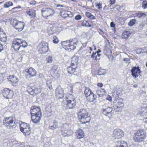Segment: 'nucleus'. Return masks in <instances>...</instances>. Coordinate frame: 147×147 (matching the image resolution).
<instances>
[{"instance_id": "16", "label": "nucleus", "mask_w": 147, "mask_h": 147, "mask_svg": "<svg viewBox=\"0 0 147 147\" xmlns=\"http://www.w3.org/2000/svg\"><path fill=\"white\" fill-rule=\"evenodd\" d=\"M124 133L123 131L120 129H116L113 131V135L115 138H120L124 135Z\"/></svg>"}, {"instance_id": "58", "label": "nucleus", "mask_w": 147, "mask_h": 147, "mask_svg": "<svg viewBox=\"0 0 147 147\" xmlns=\"http://www.w3.org/2000/svg\"><path fill=\"white\" fill-rule=\"evenodd\" d=\"M3 77L2 75H0V84L3 81Z\"/></svg>"}, {"instance_id": "19", "label": "nucleus", "mask_w": 147, "mask_h": 147, "mask_svg": "<svg viewBox=\"0 0 147 147\" xmlns=\"http://www.w3.org/2000/svg\"><path fill=\"white\" fill-rule=\"evenodd\" d=\"M112 108L111 107H109L103 110V113L106 116L110 118L112 116Z\"/></svg>"}, {"instance_id": "44", "label": "nucleus", "mask_w": 147, "mask_h": 147, "mask_svg": "<svg viewBox=\"0 0 147 147\" xmlns=\"http://www.w3.org/2000/svg\"><path fill=\"white\" fill-rule=\"evenodd\" d=\"M114 92L115 93H116L119 95L122 92V89L121 88H119L114 90Z\"/></svg>"}, {"instance_id": "10", "label": "nucleus", "mask_w": 147, "mask_h": 147, "mask_svg": "<svg viewBox=\"0 0 147 147\" xmlns=\"http://www.w3.org/2000/svg\"><path fill=\"white\" fill-rule=\"evenodd\" d=\"M21 39L15 38L12 42V46L16 51H18L21 47Z\"/></svg>"}, {"instance_id": "63", "label": "nucleus", "mask_w": 147, "mask_h": 147, "mask_svg": "<svg viewBox=\"0 0 147 147\" xmlns=\"http://www.w3.org/2000/svg\"><path fill=\"white\" fill-rule=\"evenodd\" d=\"M39 77L41 79H43L44 77L43 75L42 74H39Z\"/></svg>"}, {"instance_id": "59", "label": "nucleus", "mask_w": 147, "mask_h": 147, "mask_svg": "<svg viewBox=\"0 0 147 147\" xmlns=\"http://www.w3.org/2000/svg\"><path fill=\"white\" fill-rule=\"evenodd\" d=\"M90 19H95L96 18V17L92 15H91L89 18Z\"/></svg>"}, {"instance_id": "25", "label": "nucleus", "mask_w": 147, "mask_h": 147, "mask_svg": "<svg viewBox=\"0 0 147 147\" xmlns=\"http://www.w3.org/2000/svg\"><path fill=\"white\" fill-rule=\"evenodd\" d=\"M76 134L77 138L79 139L83 138L84 136L83 131L81 129H79L76 131Z\"/></svg>"}, {"instance_id": "6", "label": "nucleus", "mask_w": 147, "mask_h": 147, "mask_svg": "<svg viewBox=\"0 0 147 147\" xmlns=\"http://www.w3.org/2000/svg\"><path fill=\"white\" fill-rule=\"evenodd\" d=\"M20 130L25 136L30 134V129L29 125L26 123H23L20 125Z\"/></svg>"}, {"instance_id": "3", "label": "nucleus", "mask_w": 147, "mask_h": 147, "mask_svg": "<svg viewBox=\"0 0 147 147\" xmlns=\"http://www.w3.org/2000/svg\"><path fill=\"white\" fill-rule=\"evenodd\" d=\"M84 94L87 100L90 102H95L96 96L92 92L89 88H86L84 92Z\"/></svg>"}, {"instance_id": "24", "label": "nucleus", "mask_w": 147, "mask_h": 147, "mask_svg": "<svg viewBox=\"0 0 147 147\" xmlns=\"http://www.w3.org/2000/svg\"><path fill=\"white\" fill-rule=\"evenodd\" d=\"M8 80L12 82L13 86H16L17 85L18 79L17 77L13 75L10 76L8 78Z\"/></svg>"}, {"instance_id": "22", "label": "nucleus", "mask_w": 147, "mask_h": 147, "mask_svg": "<svg viewBox=\"0 0 147 147\" xmlns=\"http://www.w3.org/2000/svg\"><path fill=\"white\" fill-rule=\"evenodd\" d=\"M78 69L77 67L71 65L67 67V71L69 73L71 74H74V75H76L77 74L75 73L78 72Z\"/></svg>"}, {"instance_id": "8", "label": "nucleus", "mask_w": 147, "mask_h": 147, "mask_svg": "<svg viewBox=\"0 0 147 147\" xmlns=\"http://www.w3.org/2000/svg\"><path fill=\"white\" fill-rule=\"evenodd\" d=\"M65 103V107L67 109L73 108L76 105L75 100L71 101V100H69L68 97H67L65 100H64Z\"/></svg>"}, {"instance_id": "12", "label": "nucleus", "mask_w": 147, "mask_h": 147, "mask_svg": "<svg viewBox=\"0 0 147 147\" xmlns=\"http://www.w3.org/2000/svg\"><path fill=\"white\" fill-rule=\"evenodd\" d=\"M131 75L135 78H137L139 75H140L141 71L139 67H133L131 69Z\"/></svg>"}, {"instance_id": "5", "label": "nucleus", "mask_w": 147, "mask_h": 147, "mask_svg": "<svg viewBox=\"0 0 147 147\" xmlns=\"http://www.w3.org/2000/svg\"><path fill=\"white\" fill-rule=\"evenodd\" d=\"M39 52L43 54L47 53L48 50L49 46L47 43L45 42H41L37 47Z\"/></svg>"}, {"instance_id": "52", "label": "nucleus", "mask_w": 147, "mask_h": 147, "mask_svg": "<svg viewBox=\"0 0 147 147\" xmlns=\"http://www.w3.org/2000/svg\"><path fill=\"white\" fill-rule=\"evenodd\" d=\"M144 51L143 49H137L136 53L138 54H140L141 53H143Z\"/></svg>"}, {"instance_id": "17", "label": "nucleus", "mask_w": 147, "mask_h": 147, "mask_svg": "<svg viewBox=\"0 0 147 147\" xmlns=\"http://www.w3.org/2000/svg\"><path fill=\"white\" fill-rule=\"evenodd\" d=\"M31 115L41 114V111L40 108L39 107L34 106L31 107L30 109Z\"/></svg>"}, {"instance_id": "49", "label": "nucleus", "mask_w": 147, "mask_h": 147, "mask_svg": "<svg viewBox=\"0 0 147 147\" xmlns=\"http://www.w3.org/2000/svg\"><path fill=\"white\" fill-rule=\"evenodd\" d=\"M140 114L141 115H146L147 114V109H146L144 111H140Z\"/></svg>"}, {"instance_id": "33", "label": "nucleus", "mask_w": 147, "mask_h": 147, "mask_svg": "<svg viewBox=\"0 0 147 147\" xmlns=\"http://www.w3.org/2000/svg\"><path fill=\"white\" fill-rule=\"evenodd\" d=\"M131 33L129 31L125 30L124 31L122 34V38L125 39H127L129 37Z\"/></svg>"}, {"instance_id": "14", "label": "nucleus", "mask_w": 147, "mask_h": 147, "mask_svg": "<svg viewBox=\"0 0 147 147\" xmlns=\"http://www.w3.org/2000/svg\"><path fill=\"white\" fill-rule=\"evenodd\" d=\"M3 94L4 98L7 99L11 98L13 95V91L7 88L4 89Z\"/></svg>"}, {"instance_id": "55", "label": "nucleus", "mask_w": 147, "mask_h": 147, "mask_svg": "<svg viewBox=\"0 0 147 147\" xmlns=\"http://www.w3.org/2000/svg\"><path fill=\"white\" fill-rule=\"evenodd\" d=\"M96 6L98 7V9H99L100 10H101L102 9V5L100 3L97 4L96 5Z\"/></svg>"}, {"instance_id": "21", "label": "nucleus", "mask_w": 147, "mask_h": 147, "mask_svg": "<svg viewBox=\"0 0 147 147\" xmlns=\"http://www.w3.org/2000/svg\"><path fill=\"white\" fill-rule=\"evenodd\" d=\"M7 40V36L0 28V43H5Z\"/></svg>"}, {"instance_id": "50", "label": "nucleus", "mask_w": 147, "mask_h": 147, "mask_svg": "<svg viewBox=\"0 0 147 147\" xmlns=\"http://www.w3.org/2000/svg\"><path fill=\"white\" fill-rule=\"evenodd\" d=\"M59 41V40L57 37L54 36L53 37V43L56 44Z\"/></svg>"}, {"instance_id": "45", "label": "nucleus", "mask_w": 147, "mask_h": 147, "mask_svg": "<svg viewBox=\"0 0 147 147\" xmlns=\"http://www.w3.org/2000/svg\"><path fill=\"white\" fill-rule=\"evenodd\" d=\"M105 73L104 72V70L102 69H100L98 70L97 72L98 75L100 76L104 75Z\"/></svg>"}, {"instance_id": "7", "label": "nucleus", "mask_w": 147, "mask_h": 147, "mask_svg": "<svg viewBox=\"0 0 147 147\" xmlns=\"http://www.w3.org/2000/svg\"><path fill=\"white\" fill-rule=\"evenodd\" d=\"M41 11L42 16L45 18L53 15L55 13L53 9L49 8H43Z\"/></svg>"}, {"instance_id": "31", "label": "nucleus", "mask_w": 147, "mask_h": 147, "mask_svg": "<svg viewBox=\"0 0 147 147\" xmlns=\"http://www.w3.org/2000/svg\"><path fill=\"white\" fill-rule=\"evenodd\" d=\"M70 40H66L62 42L61 45L62 47L65 50H68V46L69 45Z\"/></svg>"}, {"instance_id": "1", "label": "nucleus", "mask_w": 147, "mask_h": 147, "mask_svg": "<svg viewBox=\"0 0 147 147\" xmlns=\"http://www.w3.org/2000/svg\"><path fill=\"white\" fill-rule=\"evenodd\" d=\"M79 121L82 123H85L90 121V118L88 116V113L85 109H81L78 113Z\"/></svg>"}, {"instance_id": "15", "label": "nucleus", "mask_w": 147, "mask_h": 147, "mask_svg": "<svg viewBox=\"0 0 147 147\" xmlns=\"http://www.w3.org/2000/svg\"><path fill=\"white\" fill-rule=\"evenodd\" d=\"M25 71L26 75L30 78L36 76V71L32 67L26 69Z\"/></svg>"}, {"instance_id": "51", "label": "nucleus", "mask_w": 147, "mask_h": 147, "mask_svg": "<svg viewBox=\"0 0 147 147\" xmlns=\"http://www.w3.org/2000/svg\"><path fill=\"white\" fill-rule=\"evenodd\" d=\"M47 59L48 63H51L53 60L52 57L50 56H49Z\"/></svg>"}, {"instance_id": "37", "label": "nucleus", "mask_w": 147, "mask_h": 147, "mask_svg": "<svg viewBox=\"0 0 147 147\" xmlns=\"http://www.w3.org/2000/svg\"><path fill=\"white\" fill-rule=\"evenodd\" d=\"M34 87H28L27 88V91L28 92L30 93L31 94H33Z\"/></svg>"}, {"instance_id": "46", "label": "nucleus", "mask_w": 147, "mask_h": 147, "mask_svg": "<svg viewBox=\"0 0 147 147\" xmlns=\"http://www.w3.org/2000/svg\"><path fill=\"white\" fill-rule=\"evenodd\" d=\"M136 21L135 19H133L130 20L129 23V26H132L133 25L135 24Z\"/></svg>"}, {"instance_id": "36", "label": "nucleus", "mask_w": 147, "mask_h": 147, "mask_svg": "<svg viewBox=\"0 0 147 147\" xmlns=\"http://www.w3.org/2000/svg\"><path fill=\"white\" fill-rule=\"evenodd\" d=\"M21 42L20 43L21 47H26L27 46V44L25 40H22L21 39Z\"/></svg>"}, {"instance_id": "54", "label": "nucleus", "mask_w": 147, "mask_h": 147, "mask_svg": "<svg viewBox=\"0 0 147 147\" xmlns=\"http://www.w3.org/2000/svg\"><path fill=\"white\" fill-rule=\"evenodd\" d=\"M82 18V16L80 15H77L75 17V19L76 20H80Z\"/></svg>"}, {"instance_id": "32", "label": "nucleus", "mask_w": 147, "mask_h": 147, "mask_svg": "<svg viewBox=\"0 0 147 147\" xmlns=\"http://www.w3.org/2000/svg\"><path fill=\"white\" fill-rule=\"evenodd\" d=\"M71 12L69 11H63L61 12L62 16L63 18H66L67 17H70Z\"/></svg>"}, {"instance_id": "26", "label": "nucleus", "mask_w": 147, "mask_h": 147, "mask_svg": "<svg viewBox=\"0 0 147 147\" xmlns=\"http://www.w3.org/2000/svg\"><path fill=\"white\" fill-rule=\"evenodd\" d=\"M76 42H74L73 40L69 41V45L68 46V50H74L76 48L77 46Z\"/></svg>"}, {"instance_id": "2", "label": "nucleus", "mask_w": 147, "mask_h": 147, "mask_svg": "<svg viewBox=\"0 0 147 147\" xmlns=\"http://www.w3.org/2000/svg\"><path fill=\"white\" fill-rule=\"evenodd\" d=\"M146 137L145 131L144 129H140L135 133L133 138L135 142H140L143 140Z\"/></svg>"}, {"instance_id": "47", "label": "nucleus", "mask_w": 147, "mask_h": 147, "mask_svg": "<svg viewBox=\"0 0 147 147\" xmlns=\"http://www.w3.org/2000/svg\"><path fill=\"white\" fill-rule=\"evenodd\" d=\"M142 7L145 9L147 8V1H143L142 3Z\"/></svg>"}, {"instance_id": "38", "label": "nucleus", "mask_w": 147, "mask_h": 147, "mask_svg": "<svg viewBox=\"0 0 147 147\" xmlns=\"http://www.w3.org/2000/svg\"><path fill=\"white\" fill-rule=\"evenodd\" d=\"M13 5V3L11 1L7 2L4 4V7H9Z\"/></svg>"}, {"instance_id": "41", "label": "nucleus", "mask_w": 147, "mask_h": 147, "mask_svg": "<svg viewBox=\"0 0 147 147\" xmlns=\"http://www.w3.org/2000/svg\"><path fill=\"white\" fill-rule=\"evenodd\" d=\"M67 97H68V98H69V100H71V101H73V100H75V98L72 94H68V95H67V96L66 97V98Z\"/></svg>"}, {"instance_id": "29", "label": "nucleus", "mask_w": 147, "mask_h": 147, "mask_svg": "<svg viewBox=\"0 0 147 147\" xmlns=\"http://www.w3.org/2000/svg\"><path fill=\"white\" fill-rule=\"evenodd\" d=\"M115 147H127V143L123 141H119L116 143Z\"/></svg>"}, {"instance_id": "53", "label": "nucleus", "mask_w": 147, "mask_h": 147, "mask_svg": "<svg viewBox=\"0 0 147 147\" xmlns=\"http://www.w3.org/2000/svg\"><path fill=\"white\" fill-rule=\"evenodd\" d=\"M58 127V126L57 125H51V126H50L49 127V128L50 129H55L56 128Z\"/></svg>"}, {"instance_id": "27", "label": "nucleus", "mask_w": 147, "mask_h": 147, "mask_svg": "<svg viewBox=\"0 0 147 147\" xmlns=\"http://www.w3.org/2000/svg\"><path fill=\"white\" fill-rule=\"evenodd\" d=\"M97 94L99 97L103 96L106 93L105 90L102 88H98L96 91Z\"/></svg>"}, {"instance_id": "35", "label": "nucleus", "mask_w": 147, "mask_h": 147, "mask_svg": "<svg viewBox=\"0 0 147 147\" xmlns=\"http://www.w3.org/2000/svg\"><path fill=\"white\" fill-rule=\"evenodd\" d=\"M82 26L86 27H91L90 24L88 21H84L82 23Z\"/></svg>"}, {"instance_id": "34", "label": "nucleus", "mask_w": 147, "mask_h": 147, "mask_svg": "<svg viewBox=\"0 0 147 147\" xmlns=\"http://www.w3.org/2000/svg\"><path fill=\"white\" fill-rule=\"evenodd\" d=\"M47 85L50 90H52L53 87L52 86V82L50 80H47Z\"/></svg>"}, {"instance_id": "9", "label": "nucleus", "mask_w": 147, "mask_h": 147, "mask_svg": "<svg viewBox=\"0 0 147 147\" xmlns=\"http://www.w3.org/2000/svg\"><path fill=\"white\" fill-rule=\"evenodd\" d=\"M113 107L115 109H116V111H120L121 110L122 108L124 105V103L123 102V100L120 99L117 102H113Z\"/></svg>"}, {"instance_id": "11", "label": "nucleus", "mask_w": 147, "mask_h": 147, "mask_svg": "<svg viewBox=\"0 0 147 147\" xmlns=\"http://www.w3.org/2000/svg\"><path fill=\"white\" fill-rule=\"evenodd\" d=\"M61 130L62 135L64 137L69 136L73 133L72 130L67 128L64 126L61 127Z\"/></svg>"}, {"instance_id": "13", "label": "nucleus", "mask_w": 147, "mask_h": 147, "mask_svg": "<svg viewBox=\"0 0 147 147\" xmlns=\"http://www.w3.org/2000/svg\"><path fill=\"white\" fill-rule=\"evenodd\" d=\"M55 96L58 99L64 97L63 89L60 86H58L56 90Z\"/></svg>"}, {"instance_id": "39", "label": "nucleus", "mask_w": 147, "mask_h": 147, "mask_svg": "<svg viewBox=\"0 0 147 147\" xmlns=\"http://www.w3.org/2000/svg\"><path fill=\"white\" fill-rule=\"evenodd\" d=\"M137 16L139 18H142L145 17L146 15L142 12H139L137 14Z\"/></svg>"}, {"instance_id": "30", "label": "nucleus", "mask_w": 147, "mask_h": 147, "mask_svg": "<svg viewBox=\"0 0 147 147\" xmlns=\"http://www.w3.org/2000/svg\"><path fill=\"white\" fill-rule=\"evenodd\" d=\"M26 13L31 18L34 17L35 15V11L32 9H29L26 11Z\"/></svg>"}, {"instance_id": "40", "label": "nucleus", "mask_w": 147, "mask_h": 147, "mask_svg": "<svg viewBox=\"0 0 147 147\" xmlns=\"http://www.w3.org/2000/svg\"><path fill=\"white\" fill-rule=\"evenodd\" d=\"M86 50L88 51V52L86 53L87 56H89L91 53V51H92V48L90 47H87Z\"/></svg>"}, {"instance_id": "4", "label": "nucleus", "mask_w": 147, "mask_h": 147, "mask_svg": "<svg viewBox=\"0 0 147 147\" xmlns=\"http://www.w3.org/2000/svg\"><path fill=\"white\" fill-rule=\"evenodd\" d=\"M11 23L14 28L19 31L22 30L25 25L24 22L18 21L16 19H13L12 22V21H11Z\"/></svg>"}, {"instance_id": "62", "label": "nucleus", "mask_w": 147, "mask_h": 147, "mask_svg": "<svg viewBox=\"0 0 147 147\" xmlns=\"http://www.w3.org/2000/svg\"><path fill=\"white\" fill-rule=\"evenodd\" d=\"M129 59L128 58H125L123 59L124 61L126 63H127L129 61Z\"/></svg>"}, {"instance_id": "61", "label": "nucleus", "mask_w": 147, "mask_h": 147, "mask_svg": "<svg viewBox=\"0 0 147 147\" xmlns=\"http://www.w3.org/2000/svg\"><path fill=\"white\" fill-rule=\"evenodd\" d=\"M110 26L111 27L114 28L115 26V24L114 22H111L110 23Z\"/></svg>"}, {"instance_id": "64", "label": "nucleus", "mask_w": 147, "mask_h": 147, "mask_svg": "<svg viewBox=\"0 0 147 147\" xmlns=\"http://www.w3.org/2000/svg\"><path fill=\"white\" fill-rule=\"evenodd\" d=\"M97 86H99V87H102L103 86V84L101 83H99L97 84Z\"/></svg>"}, {"instance_id": "28", "label": "nucleus", "mask_w": 147, "mask_h": 147, "mask_svg": "<svg viewBox=\"0 0 147 147\" xmlns=\"http://www.w3.org/2000/svg\"><path fill=\"white\" fill-rule=\"evenodd\" d=\"M78 62V58L76 56L73 57L72 58L71 65L73 66H76Z\"/></svg>"}, {"instance_id": "57", "label": "nucleus", "mask_w": 147, "mask_h": 147, "mask_svg": "<svg viewBox=\"0 0 147 147\" xmlns=\"http://www.w3.org/2000/svg\"><path fill=\"white\" fill-rule=\"evenodd\" d=\"M91 14L89 12H86V16L88 18H89Z\"/></svg>"}, {"instance_id": "18", "label": "nucleus", "mask_w": 147, "mask_h": 147, "mask_svg": "<svg viewBox=\"0 0 147 147\" xmlns=\"http://www.w3.org/2000/svg\"><path fill=\"white\" fill-rule=\"evenodd\" d=\"M59 69L57 65H54L51 71V74L53 77H57L59 76Z\"/></svg>"}, {"instance_id": "23", "label": "nucleus", "mask_w": 147, "mask_h": 147, "mask_svg": "<svg viewBox=\"0 0 147 147\" xmlns=\"http://www.w3.org/2000/svg\"><path fill=\"white\" fill-rule=\"evenodd\" d=\"M14 120L13 119V118L11 117H7L5 118L3 121V124L6 126H8L10 125L13 123Z\"/></svg>"}, {"instance_id": "43", "label": "nucleus", "mask_w": 147, "mask_h": 147, "mask_svg": "<svg viewBox=\"0 0 147 147\" xmlns=\"http://www.w3.org/2000/svg\"><path fill=\"white\" fill-rule=\"evenodd\" d=\"M112 96L114 98L115 100H117L119 98V95L116 93H115L114 92H112Z\"/></svg>"}, {"instance_id": "48", "label": "nucleus", "mask_w": 147, "mask_h": 147, "mask_svg": "<svg viewBox=\"0 0 147 147\" xmlns=\"http://www.w3.org/2000/svg\"><path fill=\"white\" fill-rule=\"evenodd\" d=\"M96 54V52H93L91 55V58L94 60H96L97 59V55Z\"/></svg>"}, {"instance_id": "42", "label": "nucleus", "mask_w": 147, "mask_h": 147, "mask_svg": "<svg viewBox=\"0 0 147 147\" xmlns=\"http://www.w3.org/2000/svg\"><path fill=\"white\" fill-rule=\"evenodd\" d=\"M34 93L36 94H38L41 92V90L40 88H35L34 87Z\"/></svg>"}, {"instance_id": "20", "label": "nucleus", "mask_w": 147, "mask_h": 147, "mask_svg": "<svg viewBox=\"0 0 147 147\" xmlns=\"http://www.w3.org/2000/svg\"><path fill=\"white\" fill-rule=\"evenodd\" d=\"M42 117L41 114H37L36 115H32L31 119L34 123H38L40 122Z\"/></svg>"}, {"instance_id": "56", "label": "nucleus", "mask_w": 147, "mask_h": 147, "mask_svg": "<svg viewBox=\"0 0 147 147\" xmlns=\"http://www.w3.org/2000/svg\"><path fill=\"white\" fill-rule=\"evenodd\" d=\"M106 99L109 100V101H112V97L111 96L108 95L106 98Z\"/></svg>"}, {"instance_id": "60", "label": "nucleus", "mask_w": 147, "mask_h": 147, "mask_svg": "<svg viewBox=\"0 0 147 147\" xmlns=\"http://www.w3.org/2000/svg\"><path fill=\"white\" fill-rule=\"evenodd\" d=\"M0 52L3 49V43H0Z\"/></svg>"}]
</instances>
